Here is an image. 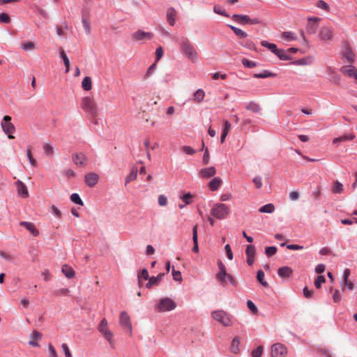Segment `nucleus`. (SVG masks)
I'll use <instances>...</instances> for the list:
<instances>
[{
  "label": "nucleus",
  "instance_id": "obj_1",
  "mask_svg": "<svg viewBox=\"0 0 357 357\" xmlns=\"http://www.w3.org/2000/svg\"><path fill=\"white\" fill-rule=\"evenodd\" d=\"M218 265L219 272L216 274L215 278L218 282L221 285L225 286L227 283V280H228L232 286L236 287L238 284L237 280L233 275L227 273L226 267L224 264L221 261H219Z\"/></svg>",
  "mask_w": 357,
  "mask_h": 357
},
{
  "label": "nucleus",
  "instance_id": "obj_2",
  "mask_svg": "<svg viewBox=\"0 0 357 357\" xmlns=\"http://www.w3.org/2000/svg\"><path fill=\"white\" fill-rule=\"evenodd\" d=\"M181 50L192 61L195 62L198 57V54L190 40L186 38H183L180 43Z\"/></svg>",
  "mask_w": 357,
  "mask_h": 357
},
{
  "label": "nucleus",
  "instance_id": "obj_3",
  "mask_svg": "<svg viewBox=\"0 0 357 357\" xmlns=\"http://www.w3.org/2000/svg\"><path fill=\"white\" fill-rule=\"evenodd\" d=\"M211 317L222 324L224 326L232 325V317L222 310H218L211 312Z\"/></svg>",
  "mask_w": 357,
  "mask_h": 357
},
{
  "label": "nucleus",
  "instance_id": "obj_4",
  "mask_svg": "<svg viewBox=\"0 0 357 357\" xmlns=\"http://www.w3.org/2000/svg\"><path fill=\"white\" fill-rule=\"evenodd\" d=\"M230 210L229 206L225 204L216 203L211 208V215L217 219H225L229 214Z\"/></svg>",
  "mask_w": 357,
  "mask_h": 357
},
{
  "label": "nucleus",
  "instance_id": "obj_5",
  "mask_svg": "<svg viewBox=\"0 0 357 357\" xmlns=\"http://www.w3.org/2000/svg\"><path fill=\"white\" fill-rule=\"evenodd\" d=\"M81 107L91 117L96 116L97 105L92 98L87 96L82 98Z\"/></svg>",
  "mask_w": 357,
  "mask_h": 357
},
{
  "label": "nucleus",
  "instance_id": "obj_6",
  "mask_svg": "<svg viewBox=\"0 0 357 357\" xmlns=\"http://www.w3.org/2000/svg\"><path fill=\"white\" fill-rule=\"evenodd\" d=\"M176 307V303L169 298H163L159 300L155 310L158 312H168L174 310Z\"/></svg>",
  "mask_w": 357,
  "mask_h": 357
},
{
  "label": "nucleus",
  "instance_id": "obj_7",
  "mask_svg": "<svg viewBox=\"0 0 357 357\" xmlns=\"http://www.w3.org/2000/svg\"><path fill=\"white\" fill-rule=\"evenodd\" d=\"M11 117L6 115L3 116V120L1 123V126L5 134L8 135V137L10 139H14L13 134L15 131V126L10 122Z\"/></svg>",
  "mask_w": 357,
  "mask_h": 357
},
{
  "label": "nucleus",
  "instance_id": "obj_8",
  "mask_svg": "<svg viewBox=\"0 0 357 357\" xmlns=\"http://www.w3.org/2000/svg\"><path fill=\"white\" fill-rule=\"evenodd\" d=\"M98 331L104 336V337L109 342H112L113 333L108 327V322L105 318H103L100 322L98 327Z\"/></svg>",
  "mask_w": 357,
  "mask_h": 357
},
{
  "label": "nucleus",
  "instance_id": "obj_9",
  "mask_svg": "<svg viewBox=\"0 0 357 357\" xmlns=\"http://www.w3.org/2000/svg\"><path fill=\"white\" fill-rule=\"evenodd\" d=\"M319 38L324 43H329L333 38V29L331 26H322L319 31Z\"/></svg>",
  "mask_w": 357,
  "mask_h": 357
},
{
  "label": "nucleus",
  "instance_id": "obj_10",
  "mask_svg": "<svg viewBox=\"0 0 357 357\" xmlns=\"http://www.w3.org/2000/svg\"><path fill=\"white\" fill-rule=\"evenodd\" d=\"M120 325L127 329L128 333L131 336L132 335V326L130 321V318L126 311H123L120 314L119 317Z\"/></svg>",
  "mask_w": 357,
  "mask_h": 357
},
{
  "label": "nucleus",
  "instance_id": "obj_11",
  "mask_svg": "<svg viewBox=\"0 0 357 357\" xmlns=\"http://www.w3.org/2000/svg\"><path fill=\"white\" fill-rule=\"evenodd\" d=\"M287 354V347L281 343H275L271 347L272 357H284Z\"/></svg>",
  "mask_w": 357,
  "mask_h": 357
},
{
  "label": "nucleus",
  "instance_id": "obj_12",
  "mask_svg": "<svg viewBox=\"0 0 357 357\" xmlns=\"http://www.w3.org/2000/svg\"><path fill=\"white\" fill-rule=\"evenodd\" d=\"M153 37L151 32H146L141 29L137 30L132 35V39L135 41L151 40Z\"/></svg>",
  "mask_w": 357,
  "mask_h": 357
},
{
  "label": "nucleus",
  "instance_id": "obj_13",
  "mask_svg": "<svg viewBox=\"0 0 357 357\" xmlns=\"http://www.w3.org/2000/svg\"><path fill=\"white\" fill-rule=\"evenodd\" d=\"M320 20L318 17H309L306 26L307 32L309 34H314L318 28V22Z\"/></svg>",
  "mask_w": 357,
  "mask_h": 357
},
{
  "label": "nucleus",
  "instance_id": "obj_14",
  "mask_svg": "<svg viewBox=\"0 0 357 357\" xmlns=\"http://www.w3.org/2000/svg\"><path fill=\"white\" fill-rule=\"evenodd\" d=\"M73 161L78 167H85L87 165L88 158L83 153H78L73 155Z\"/></svg>",
  "mask_w": 357,
  "mask_h": 357
},
{
  "label": "nucleus",
  "instance_id": "obj_15",
  "mask_svg": "<svg viewBox=\"0 0 357 357\" xmlns=\"http://www.w3.org/2000/svg\"><path fill=\"white\" fill-rule=\"evenodd\" d=\"M99 176L94 172H91L85 175L84 181L88 186L94 187L98 182Z\"/></svg>",
  "mask_w": 357,
  "mask_h": 357
},
{
  "label": "nucleus",
  "instance_id": "obj_16",
  "mask_svg": "<svg viewBox=\"0 0 357 357\" xmlns=\"http://www.w3.org/2000/svg\"><path fill=\"white\" fill-rule=\"evenodd\" d=\"M15 185L19 196L22 198H26L29 196V192L26 185L20 180H17L15 182Z\"/></svg>",
  "mask_w": 357,
  "mask_h": 357
},
{
  "label": "nucleus",
  "instance_id": "obj_17",
  "mask_svg": "<svg viewBox=\"0 0 357 357\" xmlns=\"http://www.w3.org/2000/svg\"><path fill=\"white\" fill-rule=\"evenodd\" d=\"M216 174V169L214 167H206L199 171V176L202 178H208Z\"/></svg>",
  "mask_w": 357,
  "mask_h": 357
},
{
  "label": "nucleus",
  "instance_id": "obj_18",
  "mask_svg": "<svg viewBox=\"0 0 357 357\" xmlns=\"http://www.w3.org/2000/svg\"><path fill=\"white\" fill-rule=\"evenodd\" d=\"M343 57L347 60L349 63H352L354 61V54L351 50V47L346 44L344 47L343 50Z\"/></svg>",
  "mask_w": 357,
  "mask_h": 357
},
{
  "label": "nucleus",
  "instance_id": "obj_19",
  "mask_svg": "<svg viewBox=\"0 0 357 357\" xmlns=\"http://www.w3.org/2000/svg\"><path fill=\"white\" fill-rule=\"evenodd\" d=\"M20 225L24 226L33 236L39 235V231L36 229L35 225L30 222H21Z\"/></svg>",
  "mask_w": 357,
  "mask_h": 357
},
{
  "label": "nucleus",
  "instance_id": "obj_20",
  "mask_svg": "<svg viewBox=\"0 0 357 357\" xmlns=\"http://www.w3.org/2000/svg\"><path fill=\"white\" fill-rule=\"evenodd\" d=\"M176 10L170 7L167 10V20L169 25L174 26L176 22Z\"/></svg>",
  "mask_w": 357,
  "mask_h": 357
},
{
  "label": "nucleus",
  "instance_id": "obj_21",
  "mask_svg": "<svg viewBox=\"0 0 357 357\" xmlns=\"http://www.w3.org/2000/svg\"><path fill=\"white\" fill-rule=\"evenodd\" d=\"M197 227L198 226L195 225L192 228L193 247L192 250L196 253L199 252Z\"/></svg>",
  "mask_w": 357,
  "mask_h": 357
},
{
  "label": "nucleus",
  "instance_id": "obj_22",
  "mask_svg": "<svg viewBox=\"0 0 357 357\" xmlns=\"http://www.w3.org/2000/svg\"><path fill=\"white\" fill-rule=\"evenodd\" d=\"M356 68L351 65L344 66L341 68L340 71L342 73L349 77H353V74L356 70Z\"/></svg>",
  "mask_w": 357,
  "mask_h": 357
},
{
  "label": "nucleus",
  "instance_id": "obj_23",
  "mask_svg": "<svg viewBox=\"0 0 357 357\" xmlns=\"http://www.w3.org/2000/svg\"><path fill=\"white\" fill-rule=\"evenodd\" d=\"M164 276V273H159L156 277L152 276L149 279V282L146 284V287L150 289L153 285H158L161 281Z\"/></svg>",
  "mask_w": 357,
  "mask_h": 357
},
{
  "label": "nucleus",
  "instance_id": "obj_24",
  "mask_svg": "<svg viewBox=\"0 0 357 357\" xmlns=\"http://www.w3.org/2000/svg\"><path fill=\"white\" fill-rule=\"evenodd\" d=\"M222 183V181L220 177H214L209 183L208 187L211 190H217Z\"/></svg>",
  "mask_w": 357,
  "mask_h": 357
},
{
  "label": "nucleus",
  "instance_id": "obj_25",
  "mask_svg": "<svg viewBox=\"0 0 357 357\" xmlns=\"http://www.w3.org/2000/svg\"><path fill=\"white\" fill-rule=\"evenodd\" d=\"M292 273V269L289 266H283L280 268L278 271V275L282 278L289 277Z\"/></svg>",
  "mask_w": 357,
  "mask_h": 357
},
{
  "label": "nucleus",
  "instance_id": "obj_26",
  "mask_svg": "<svg viewBox=\"0 0 357 357\" xmlns=\"http://www.w3.org/2000/svg\"><path fill=\"white\" fill-rule=\"evenodd\" d=\"M250 17L245 15H237L234 14L232 19L238 22L241 24H249Z\"/></svg>",
  "mask_w": 357,
  "mask_h": 357
},
{
  "label": "nucleus",
  "instance_id": "obj_27",
  "mask_svg": "<svg viewBox=\"0 0 357 357\" xmlns=\"http://www.w3.org/2000/svg\"><path fill=\"white\" fill-rule=\"evenodd\" d=\"M205 96V92L203 89L197 90L193 94V100L196 103H200L203 101Z\"/></svg>",
  "mask_w": 357,
  "mask_h": 357
},
{
  "label": "nucleus",
  "instance_id": "obj_28",
  "mask_svg": "<svg viewBox=\"0 0 357 357\" xmlns=\"http://www.w3.org/2000/svg\"><path fill=\"white\" fill-rule=\"evenodd\" d=\"M137 176V167H132L129 174L126 176L125 184L128 185L130 182L135 180Z\"/></svg>",
  "mask_w": 357,
  "mask_h": 357
},
{
  "label": "nucleus",
  "instance_id": "obj_29",
  "mask_svg": "<svg viewBox=\"0 0 357 357\" xmlns=\"http://www.w3.org/2000/svg\"><path fill=\"white\" fill-rule=\"evenodd\" d=\"M355 137V136L354 135H351V134H345V135H343L339 137H336V138H334L333 139V144H336V143H338V142H346V141H350V140H352L354 139Z\"/></svg>",
  "mask_w": 357,
  "mask_h": 357
},
{
  "label": "nucleus",
  "instance_id": "obj_30",
  "mask_svg": "<svg viewBox=\"0 0 357 357\" xmlns=\"http://www.w3.org/2000/svg\"><path fill=\"white\" fill-rule=\"evenodd\" d=\"M61 271L68 278L70 279L74 278L75 275L74 270L67 264L62 266Z\"/></svg>",
  "mask_w": 357,
  "mask_h": 357
},
{
  "label": "nucleus",
  "instance_id": "obj_31",
  "mask_svg": "<svg viewBox=\"0 0 357 357\" xmlns=\"http://www.w3.org/2000/svg\"><path fill=\"white\" fill-rule=\"evenodd\" d=\"M280 60L282 61H289L291 59L290 55L287 54V51H285L283 49H278V51L275 54Z\"/></svg>",
  "mask_w": 357,
  "mask_h": 357
},
{
  "label": "nucleus",
  "instance_id": "obj_32",
  "mask_svg": "<svg viewBox=\"0 0 357 357\" xmlns=\"http://www.w3.org/2000/svg\"><path fill=\"white\" fill-rule=\"evenodd\" d=\"M344 187L342 183L336 181L333 183L332 186V192L334 194H340L343 192Z\"/></svg>",
  "mask_w": 357,
  "mask_h": 357
},
{
  "label": "nucleus",
  "instance_id": "obj_33",
  "mask_svg": "<svg viewBox=\"0 0 357 357\" xmlns=\"http://www.w3.org/2000/svg\"><path fill=\"white\" fill-rule=\"evenodd\" d=\"M82 87L84 91H90L92 89V81L90 77H85L82 82Z\"/></svg>",
  "mask_w": 357,
  "mask_h": 357
},
{
  "label": "nucleus",
  "instance_id": "obj_34",
  "mask_svg": "<svg viewBox=\"0 0 357 357\" xmlns=\"http://www.w3.org/2000/svg\"><path fill=\"white\" fill-rule=\"evenodd\" d=\"M229 27L238 38H245L248 36L247 33L242 29L232 25H229Z\"/></svg>",
  "mask_w": 357,
  "mask_h": 357
},
{
  "label": "nucleus",
  "instance_id": "obj_35",
  "mask_svg": "<svg viewBox=\"0 0 357 357\" xmlns=\"http://www.w3.org/2000/svg\"><path fill=\"white\" fill-rule=\"evenodd\" d=\"M239 344H240V340H239L238 337H234L232 340L231 344V351L234 354H238V351H239Z\"/></svg>",
  "mask_w": 357,
  "mask_h": 357
},
{
  "label": "nucleus",
  "instance_id": "obj_36",
  "mask_svg": "<svg viewBox=\"0 0 357 357\" xmlns=\"http://www.w3.org/2000/svg\"><path fill=\"white\" fill-rule=\"evenodd\" d=\"M60 56L66 66V73H68L70 70V61L63 49L60 51Z\"/></svg>",
  "mask_w": 357,
  "mask_h": 357
},
{
  "label": "nucleus",
  "instance_id": "obj_37",
  "mask_svg": "<svg viewBox=\"0 0 357 357\" xmlns=\"http://www.w3.org/2000/svg\"><path fill=\"white\" fill-rule=\"evenodd\" d=\"M261 45L264 47H266L267 49H268L271 52H273V54H275V52L278 51V48H277V46L274 43H268V41L266 40H262L261 42Z\"/></svg>",
  "mask_w": 357,
  "mask_h": 357
},
{
  "label": "nucleus",
  "instance_id": "obj_38",
  "mask_svg": "<svg viewBox=\"0 0 357 357\" xmlns=\"http://www.w3.org/2000/svg\"><path fill=\"white\" fill-rule=\"evenodd\" d=\"M275 75L273 73L269 72L268 70H264L260 73H255L253 77L255 78H267L275 77Z\"/></svg>",
  "mask_w": 357,
  "mask_h": 357
},
{
  "label": "nucleus",
  "instance_id": "obj_39",
  "mask_svg": "<svg viewBox=\"0 0 357 357\" xmlns=\"http://www.w3.org/2000/svg\"><path fill=\"white\" fill-rule=\"evenodd\" d=\"M246 109L255 113H259L261 110L260 106L255 102H250L245 107Z\"/></svg>",
  "mask_w": 357,
  "mask_h": 357
},
{
  "label": "nucleus",
  "instance_id": "obj_40",
  "mask_svg": "<svg viewBox=\"0 0 357 357\" xmlns=\"http://www.w3.org/2000/svg\"><path fill=\"white\" fill-rule=\"evenodd\" d=\"M275 211V206L273 204H267L261 206L259 211L260 213H271Z\"/></svg>",
  "mask_w": 357,
  "mask_h": 357
},
{
  "label": "nucleus",
  "instance_id": "obj_41",
  "mask_svg": "<svg viewBox=\"0 0 357 357\" xmlns=\"http://www.w3.org/2000/svg\"><path fill=\"white\" fill-rule=\"evenodd\" d=\"M21 47L24 51H31L35 49V43L31 41L24 42L21 43Z\"/></svg>",
  "mask_w": 357,
  "mask_h": 357
},
{
  "label": "nucleus",
  "instance_id": "obj_42",
  "mask_svg": "<svg viewBox=\"0 0 357 357\" xmlns=\"http://www.w3.org/2000/svg\"><path fill=\"white\" fill-rule=\"evenodd\" d=\"M180 198L185 205H188L192 202V195L190 192L185 193L183 195L181 196Z\"/></svg>",
  "mask_w": 357,
  "mask_h": 357
},
{
  "label": "nucleus",
  "instance_id": "obj_43",
  "mask_svg": "<svg viewBox=\"0 0 357 357\" xmlns=\"http://www.w3.org/2000/svg\"><path fill=\"white\" fill-rule=\"evenodd\" d=\"M264 271H261V270L258 271L257 273V280L264 287H267L268 286V283L266 282V281H265L264 280Z\"/></svg>",
  "mask_w": 357,
  "mask_h": 357
},
{
  "label": "nucleus",
  "instance_id": "obj_44",
  "mask_svg": "<svg viewBox=\"0 0 357 357\" xmlns=\"http://www.w3.org/2000/svg\"><path fill=\"white\" fill-rule=\"evenodd\" d=\"M70 200H71V202H73V203H75L76 204H78L80 206L84 205L83 201L82 200V199L80 198L79 195L77 193L72 194L70 195Z\"/></svg>",
  "mask_w": 357,
  "mask_h": 357
},
{
  "label": "nucleus",
  "instance_id": "obj_45",
  "mask_svg": "<svg viewBox=\"0 0 357 357\" xmlns=\"http://www.w3.org/2000/svg\"><path fill=\"white\" fill-rule=\"evenodd\" d=\"M282 37L289 41L296 40V36L293 32L284 31L282 33Z\"/></svg>",
  "mask_w": 357,
  "mask_h": 357
},
{
  "label": "nucleus",
  "instance_id": "obj_46",
  "mask_svg": "<svg viewBox=\"0 0 357 357\" xmlns=\"http://www.w3.org/2000/svg\"><path fill=\"white\" fill-rule=\"evenodd\" d=\"M43 151L44 153L48 157L52 156L54 153V149L49 144H45L43 145Z\"/></svg>",
  "mask_w": 357,
  "mask_h": 357
},
{
  "label": "nucleus",
  "instance_id": "obj_47",
  "mask_svg": "<svg viewBox=\"0 0 357 357\" xmlns=\"http://www.w3.org/2000/svg\"><path fill=\"white\" fill-rule=\"evenodd\" d=\"M149 278V272L147 271V269L146 268H144L142 269V271H141L140 274L138 275V282H139V285L141 286L142 284H141V278H143L144 280H148Z\"/></svg>",
  "mask_w": 357,
  "mask_h": 357
},
{
  "label": "nucleus",
  "instance_id": "obj_48",
  "mask_svg": "<svg viewBox=\"0 0 357 357\" xmlns=\"http://www.w3.org/2000/svg\"><path fill=\"white\" fill-rule=\"evenodd\" d=\"M242 64L249 68H252L257 66V63L255 61H250L246 58H243L241 61Z\"/></svg>",
  "mask_w": 357,
  "mask_h": 357
},
{
  "label": "nucleus",
  "instance_id": "obj_49",
  "mask_svg": "<svg viewBox=\"0 0 357 357\" xmlns=\"http://www.w3.org/2000/svg\"><path fill=\"white\" fill-rule=\"evenodd\" d=\"M264 351L262 346L257 347L255 349L252 350L251 353L252 357H261Z\"/></svg>",
  "mask_w": 357,
  "mask_h": 357
},
{
  "label": "nucleus",
  "instance_id": "obj_50",
  "mask_svg": "<svg viewBox=\"0 0 357 357\" xmlns=\"http://www.w3.org/2000/svg\"><path fill=\"white\" fill-rule=\"evenodd\" d=\"M156 63L157 62L153 63L149 67L144 79H147L155 72V70L156 69V66H157Z\"/></svg>",
  "mask_w": 357,
  "mask_h": 357
},
{
  "label": "nucleus",
  "instance_id": "obj_51",
  "mask_svg": "<svg viewBox=\"0 0 357 357\" xmlns=\"http://www.w3.org/2000/svg\"><path fill=\"white\" fill-rule=\"evenodd\" d=\"M26 156L29 160V162L31 164V165L33 167H36L37 165V162L36 160L33 158L32 156V154H31V149L30 148H28L27 150H26Z\"/></svg>",
  "mask_w": 357,
  "mask_h": 357
},
{
  "label": "nucleus",
  "instance_id": "obj_52",
  "mask_svg": "<svg viewBox=\"0 0 357 357\" xmlns=\"http://www.w3.org/2000/svg\"><path fill=\"white\" fill-rule=\"evenodd\" d=\"M172 276L175 281H177V282L182 281L181 273L179 271L175 270L174 266L172 267Z\"/></svg>",
  "mask_w": 357,
  "mask_h": 357
},
{
  "label": "nucleus",
  "instance_id": "obj_53",
  "mask_svg": "<svg viewBox=\"0 0 357 357\" xmlns=\"http://www.w3.org/2000/svg\"><path fill=\"white\" fill-rule=\"evenodd\" d=\"M326 282L325 277L324 275H319L314 280V286L319 289L322 284Z\"/></svg>",
  "mask_w": 357,
  "mask_h": 357
},
{
  "label": "nucleus",
  "instance_id": "obj_54",
  "mask_svg": "<svg viewBox=\"0 0 357 357\" xmlns=\"http://www.w3.org/2000/svg\"><path fill=\"white\" fill-rule=\"evenodd\" d=\"M245 253L247 257H255V248L252 245H247Z\"/></svg>",
  "mask_w": 357,
  "mask_h": 357
},
{
  "label": "nucleus",
  "instance_id": "obj_55",
  "mask_svg": "<svg viewBox=\"0 0 357 357\" xmlns=\"http://www.w3.org/2000/svg\"><path fill=\"white\" fill-rule=\"evenodd\" d=\"M316 6L319 8H321V9L324 10L326 11H329V10H330V8H329L328 5L324 1H323V0H319L317 2Z\"/></svg>",
  "mask_w": 357,
  "mask_h": 357
},
{
  "label": "nucleus",
  "instance_id": "obj_56",
  "mask_svg": "<svg viewBox=\"0 0 357 357\" xmlns=\"http://www.w3.org/2000/svg\"><path fill=\"white\" fill-rule=\"evenodd\" d=\"M276 252H277V248L275 246H269V247L266 248V249H265V254L268 257H271V256L274 255L276 253Z\"/></svg>",
  "mask_w": 357,
  "mask_h": 357
},
{
  "label": "nucleus",
  "instance_id": "obj_57",
  "mask_svg": "<svg viewBox=\"0 0 357 357\" xmlns=\"http://www.w3.org/2000/svg\"><path fill=\"white\" fill-rule=\"evenodd\" d=\"M241 44L242 45V46H243L249 50H255V43L250 40H247L244 42H242Z\"/></svg>",
  "mask_w": 357,
  "mask_h": 357
},
{
  "label": "nucleus",
  "instance_id": "obj_58",
  "mask_svg": "<svg viewBox=\"0 0 357 357\" xmlns=\"http://www.w3.org/2000/svg\"><path fill=\"white\" fill-rule=\"evenodd\" d=\"M167 198L165 195H159L158 197V204L160 206H165L167 205Z\"/></svg>",
  "mask_w": 357,
  "mask_h": 357
},
{
  "label": "nucleus",
  "instance_id": "obj_59",
  "mask_svg": "<svg viewBox=\"0 0 357 357\" xmlns=\"http://www.w3.org/2000/svg\"><path fill=\"white\" fill-rule=\"evenodd\" d=\"M10 22V18L7 13H2L0 14V22L1 23H9Z\"/></svg>",
  "mask_w": 357,
  "mask_h": 357
},
{
  "label": "nucleus",
  "instance_id": "obj_60",
  "mask_svg": "<svg viewBox=\"0 0 357 357\" xmlns=\"http://www.w3.org/2000/svg\"><path fill=\"white\" fill-rule=\"evenodd\" d=\"M247 307L252 313L256 314L257 312V307L252 301H248L247 302Z\"/></svg>",
  "mask_w": 357,
  "mask_h": 357
},
{
  "label": "nucleus",
  "instance_id": "obj_61",
  "mask_svg": "<svg viewBox=\"0 0 357 357\" xmlns=\"http://www.w3.org/2000/svg\"><path fill=\"white\" fill-rule=\"evenodd\" d=\"M182 151L188 155H193L195 153V150L190 146H184L182 147Z\"/></svg>",
  "mask_w": 357,
  "mask_h": 357
},
{
  "label": "nucleus",
  "instance_id": "obj_62",
  "mask_svg": "<svg viewBox=\"0 0 357 357\" xmlns=\"http://www.w3.org/2000/svg\"><path fill=\"white\" fill-rule=\"evenodd\" d=\"M61 348H62V349H63V351L64 352V354H65L66 357H73L72 354L70 353V349L68 348V346L67 345V344L63 343L61 344Z\"/></svg>",
  "mask_w": 357,
  "mask_h": 357
},
{
  "label": "nucleus",
  "instance_id": "obj_63",
  "mask_svg": "<svg viewBox=\"0 0 357 357\" xmlns=\"http://www.w3.org/2000/svg\"><path fill=\"white\" fill-rule=\"evenodd\" d=\"M253 183H255L256 188L257 189H259L261 188L262 186V181H261V178L259 176H255L253 180H252Z\"/></svg>",
  "mask_w": 357,
  "mask_h": 357
},
{
  "label": "nucleus",
  "instance_id": "obj_64",
  "mask_svg": "<svg viewBox=\"0 0 357 357\" xmlns=\"http://www.w3.org/2000/svg\"><path fill=\"white\" fill-rule=\"evenodd\" d=\"M48 351L50 355V357H58L56 349H54L53 345L51 344H48Z\"/></svg>",
  "mask_w": 357,
  "mask_h": 357
}]
</instances>
